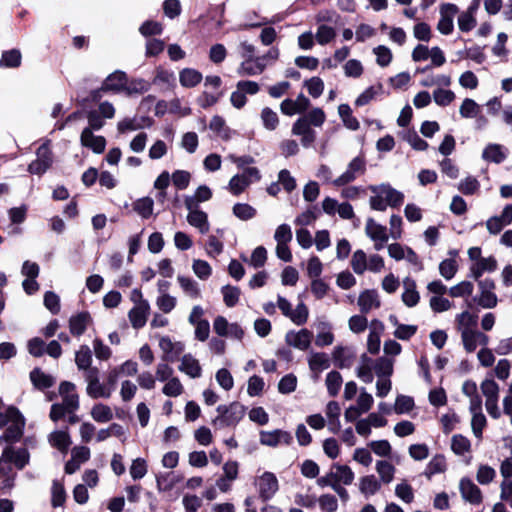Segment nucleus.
<instances>
[{
	"mask_svg": "<svg viewBox=\"0 0 512 512\" xmlns=\"http://www.w3.org/2000/svg\"><path fill=\"white\" fill-rule=\"evenodd\" d=\"M202 74L192 68H185L179 73L180 84L185 88H192L202 81Z\"/></svg>",
	"mask_w": 512,
	"mask_h": 512,
	"instance_id": "49530a36",
	"label": "nucleus"
},
{
	"mask_svg": "<svg viewBox=\"0 0 512 512\" xmlns=\"http://www.w3.org/2000/svg\"><path fill=\"white\" fill-rule=\"evenodd\" d=\"M462 393L469 398V407L482 405V399L477 391V385L472 380H467L462 385Z\"/></svg>",
	"mask_w": 512,
	"mask_h": 512,
	"instance_id": "603ef678",
	"label": "nucleus"
},
{
	"mask_svg": "<svg viewBox=\"0 0 512 512\" xmlns=\"http://www.w3.org/2000/svg\"><path fill=\"white\" fill-rule=\"evenodd\" d=\"M387 249L389 256L394 260H406L411 265L418 267L419 270L422 269V263L418 255L410 247L403 246L399 243H392L388 245Z\"/></svg>",
	"mask_w": 512,
	"mask_h": 512,
	"instance_id": "9d476101",
	"label": "nucleus"
},
{
	"mask_svg": "<svg viewBox=\"0 0 512 512\" xmlns=\"http://www.w3.org/2000/svg\"><path fill=\"white\" fill-rule=\"evenodd\" d=\"M159 348L163 353L162 359L166 362H173L184 351V344L173 342L167 336H161L159 338Z\"/></svg>",
	"mask_w": 512,
	"mask_h": 512,
	"instance_id": "6ab92c4d",
	"label": "nucleus"
},
{
	"mask_svg": "<svg viewBox=\"0 0 512 512\" xmlns=\"http://www.w3.org/2000/svg\"><path fill=\"white\" fill-rule=\"evenodd\" d=\"M259 496L263 500L271 499L278 491L279 484L278 479L272 472H264L260 475L256 481Z\"/></svg>",
	"mask_w": 512,
	"mask_h": 512,
	"instance_id": "1a4fd4ad",
	"label": "nucleus"
},
{
	"mask_svg": "<svg viewBox=\"0 0 512 512\" xmlns=\"http://www.w3.org/2000/svg\"><path fill=\"white\" fill-rule=\"evenodd\" d=\"M150 314V305L133 306L128 317L133 328L139 329L145 326Z\"/></svg>",
	"mask_w": 512,
	"mask_h": 512,
	"instance_id": "f704fd0d",
	"label": "nucleus"
},
{
	"mask_svg": "<svg viewBox=\"0 0 512 512\" xmlns=\"http://www.w3.org/2000/svg\"><path fill=\"white\" fill-rule=\"evenodd\" d=\"M277 306L282 314L296 325H303L308 320L309 310L303 302H300L293 310L291 303L286 298L278 296Z\"/></svg>",
	"mask_w": 512,
	"mask_h": 512,
	"instance_id": "39448f33",
	"label": "nucleus"
},
{
	"mask_svg": "<svg viewBox=\"0 0 512 512\" xmlns=\"http://www.w3.org/2000/svg\"><path fill=\"white\" fill-rule=\"evenodd\" d=\"M260 172L255 167L247 168L241 174L234 175L229 183L227 189L234 196H238L243 193L249 185L254 182L260 180Z\"/></svg>",
	"mask_w": 512,
	"mask_h": 512,
	"instance_id": "7ed1b4c3",
	"label": "nucleus"
},
{
	"mask_svg": "<svg viewBox=\"0 0 512 512\" xmlns=\"http://www.w3.org/2000/svg\"><path fill=\"white\" fill-rule=\"evenodd\" d=\"M177 281L186 296L192 299L201 297L200 288L195 280L190 277L178 276Z\"/></svg>",
	"mask_w": 512,
	"mask_h": 512,
	"instance_id": "de8ad7c7",
	"label": "nucleus"
},
{
	"mask_svg": "<svg viewBox=\"0 0 512 512\" xmlns=\"http://www.w3.org/2000/svg\"><path fill=\"white\" fill-rule=\"evenodd\" d=\"M358 488L365 498H369L381 489V482L375 475H366L359 479Z\"/></svg>",
	"mask_w": 512,
	"mask_h": 512,
	"instance_id": "72a5a7b5",
	"label": "nucleus"
},
{
	"mask_svg": "<svg viewBox=\"0 0 512 512\" xmlns=\"http://www.w3.org/2000/svg\"><path fill=\"white\" fill-rule=\"evenodd\" d=\"M90 415L98 423H107L113 419L112 409L103 403H97L91 408Z\"/></svg>",
	"mask_w": 512,
	"mask_h": 512,
	"instance_id": "09e8293b",
	"label": "nucleus"
},
{
	"mask_svg": "<svg viewBox=\"0 0 512 512\" xmlns=\"http://www.w3.org/2000/svg\"><path fill=\"white\" fill-rule=\"evenodd\" d=\"M376 472L380 477V482L389 484L394 479L395 467L388 461L380 460L377 461L375 466Z\"/></svg>",
	"mask_w": 512,
	"mask_h": 512,
	"instance_id": "3c124183",
	"label": "nucleus"
},
{
	"mask_svg": "<svg viewBox=\"0 0 512 512\" xmlns=\"http://www.w3.org/2000/svg\"><path fill=\"white\" fill-rule=\"evenodd\" d=\"M447 469L446 459L443 455H435L429 461L425 469V476L430 479L435 474H440L445 472Z\"/></svg>",
	"mask_w": 512,
	"mask_h": 512,
	"instance_id": "8fccbe9b",
	"label": "nucleus"
},
{
	"mask_svg": "<svg viewBox=\"0 0 512 512\" xmlns=\"http://www.w3.org/2000/svg\"><path fill=\"white\" fill-rule=\"evenodd\" d=\"M21 59L22 56L19 50L12 49L5 51L0 59V66L9 68L18 67L21 64Z\"/></svg>",
	"mask_w": 512,
	"mask_h": 512,
	"instance_id": "0e129e2a",
	"label": "nucleus"
},
{
	"mask_svg": "<svg viewBox=\"0 0 512 512\" xmlns=\"http://www.w3.org/2000/svg\"><path fill=\"white\" fill-rule=\"evenodd\" d=\"M260 117L267 130L273 131L279 125V117L277 113L269 107H265L261 110Z\"/></svg>",
	"mask_w": 512,
	"mask_h": 512,
	"instance_id": "e2e57ef3",
	"label": "nucleus"
},
{
	"mask_svg": "<svg viewBox=\"0 0 512 512\" xmlns=\"http://www.w3.org/2000/svg\"><path fill=\"white\" fill-rule=\"evenodd\" d=\"M338 115L347 129L357 131L360 128V123L353 116L352 109L348 104H340L338 106Z\"/></svg>",
	"mask_w": 512,
	"mask_h": 512,
	"instance_id": "a18cd8bd",
	"label": "nucleus"
},
{
	"mask_svg": "<svg viewBox=\"0 0 512 512\" xmlns=\"http://www.w3.org/2000/svg\"><path fill=\"white\" fill-rule=\"evenodd\" d=\"M10 450H3L0 457V480L1 489L10 490L15 485L16 472L13 470V464L9 461Z\"/></svg>",
	"mask_w": 512,
	"mask_h": 512,
	"instance_id": "f8f14e48",
	"label": "nucleus"
},
{
	"mask_svg": "<svg viewBox=\"0 0 512 512\" xmlns=\"http://www.w3.org/2000/svg\"><path fill=\"white\" fill-rule=\"evenodd\" d=\"M180 481L181 477L173 472L160 473L156 476V485L160 492L171 491Z\"/></svg>",
	"mask_w": 512,
	"mask_h": 512,
	"instance_id": "a19ab883",
	"label": "nucleus"
},
{
	"mask_svg": "<svg viewBox=\"0 0 512 512\" xmlns=\"http://www.w3.org/2000/svg\"><path fill=\"white\" fill-rule=\"evenodd\" d=\"M212 197L211 189L206 185L199 186L195 193L191 196H186L184 199V204L186 208H195L199 207L201 202H205L210 200Z\"/></svg>",
	"mask_w": 512,
	"mask_h": 512,
	"instance_id": "c9c22d12",
	"label": "nucleus"
},
{
	"mask_svg": "<svg viewBox=\"0 0 512 512\" xmlns=\"http://www.w3.org/2000/svg\"><path fill=\"white\" fill-rule=\"evenodd\" d=\"M292 134L301 137V144L309 147L316 139V133L305 118H299L292 126Z\"/></svg>",
	"mask_w": 512,
	"mask_h": 512,
	"instance_id": "a211bd4d",
	"label": "nucleus"
},
{
	"mask_svg": "<svg viewBox=\"0 0 512 512\" xmlns=\"http://www.w3.org/2000/svg\"><path fill=\"white\" fill-rule=\"evenodd\" d=\"M368 257L363 250H356L351 258V267L353 271L362 275L367 270Z\"/></svg>",
	"mask_w": 512,
	"mask_h": 512,
	"instance_id": "bf43d9fd",
	"label": "nucleus"
},
{
	"mask_svg": "<svg viewBox=\"0 0 512 512\" xmlns=\"http://www.w3.org/2000/svg\"><path fill=\"white\" fill-rule=\"evenodd\" d=\"M506 156V149L502 145L495 143L488 144L482 152V158L485 161L494 162L496 164L503 162Z\"/></svg>",
	"mask_w": 512,
	"mask_h": 512,
	"instance_id": "e433bc0d",
	"label": "nucleus"
},
{
	"mask_svg": "<svg viewBox=\"0 0 512 512\" xmlns=\"http://www.w3.org/2000/svg\"><path fill=\"white\" fill-rule=\"evenodd\" d=\"M188 210L187 214V222L194 228L198 229L201 234L208 233L210 229V224L208 221V215L199 209V207L195 208H186Z\"/></svg>",
	"mask_w": 512,
	"mask_h": 512,
	"instance_id": "b1692460",
	"label": "nucleus"
},
{
	"mask_svg": "<svg viewBox=\"0 0 512 512\" xmlns=\"http://www.w3.org/2000/svg\"><path fill=\"white\" fill-rule=\"evenodd\" d=\"M384 331V324L374 319L370 323V331L367 338V349L371 354H378L380 351V338Z\"/></svg>",
	"mask_w": 512,
	"mask_h": 512,
	"instance_id": "393cba45",
	"label": "nucleus"
},
{
	"mask_svg": "<svg viewBox=\"0 0 512 512\" xmlns=\"http://www.w3.org/2000/svg\"><path fill=\"white\" fill-rule=\"evenodd\" d=\"M266 65L265 57L248 58L239 65L237 73L240 76H256L265 70Z\"/></svg>",
	"mask_w": 512,
	"mask_h": 512,
	"instance_id": "4be33fe9",
	"label": "nucleus"
},
{
	"mask_svg": "<svg viewBox=\"0 0 512 512\" xmlns=\"http://www.w3.org/2000/svg\"><path fill=\"white\" fill-rule=\"evenodd\" d=\"M461 342L467 353H473L477 348L488 346L490 337L483 331L474 329L461 336Z\"/></svg>",
	"mask_w": 512,
	"mask_h": 512,
	"instance_id": "ddd939ff",
	"label": "nucleus"
},
{
	"mask_svg": "<svg viewBox=\"0 0 512 512\" xmlns=\"http://www.w3.org/2000/svg\"><path fill=\"white\" fill-rule=\"evenodd\" d=\"M331 477L334 483L338 485H350L354 481L355 475L352 469L347 465L334 464L331 469Z\"/></svg>",
	"mask_w": 512,
	"mask_h": 512,
	"instance_id": "c85d7f7f",
	"label": "nucleus"
},
{
	"mask_svg": "<svg viewBox=\"0 0 512 512\" xmlns=\"http://www.w3.org/2000/svg\"><path fill=\"white\" fill-rule=\"evenodd\" d=\"M24 419L19 412L17 414V418L10 421V423L7 425V429L3 435V439L6 442H17L20 440L23 434V428H24Z\"/></svg>",
	"mask_w": 512,
	"mask_h": 512,
	"instance_id": "2f4dec72",
	"label": "nucleus"
},
{
	"mask_svg": "<svg viewBox=\"0 0 512 512\" xmlns=\"http://www.w3.org/2000/svg\"><path fill=\"white\" fill-rule=\"evenodd\" d=\"M357 304L362 313L367 314L381 305L379 294L374 289H367L359 294Z\"/></svg>",
	"mask_w": 512,
	"mask_h": 512,
	"instance_id": "5701e85b",
	"label": "nucleus"
},
{
	"mask_svg": "<svg viewBox=\"0 0 512 512\" xmlns=\"http://www.w3.org/2000/svg\"><path fill=\"white\" fill-rule=\"evenodd\" d=\"M4 450H10L9 461L19 470H22L30 459L29 452L25 448L15 449L12 446H7Z\"/></svg>",
	"mask_w": 512,
	"mask_h": 512,
	"instance_id": "37998d69",
	"label": "nucleus"
},
{
	"mask_svg": "<svg viewBox=\"0 0 512 512\" xmlns=\"http://www.w3.org/2000/svg\"><path fill=\"white\" fill-rule=\"evenodd\" d=\"M233 214L240 220L247 221L255 217L257 211L247 203H237L233 206Z\"/></svg>",
	"mask_w": 512,
	"mask_h": 512,
	"instance_id": "774afa93",
	"label": "nucleus"
},
{
	"mask_svg": "<svg viewBox=\"0 0 512 512\" xmlns=\"http://www.w3.org/2000/svg\"><path fill=\"white\" fill-rule=\"evenodd\" d=\"M30 380L33 385L40 390H44L53 386L54 378L43 372L40 368H34L30 372Z\"/></svg>",
	"mask_w": 512,
	"mask_h": 512,
	"instance_id": "c03bdc74",
	"label": "nucleus"
},
{
	"mask_svg": "<svg viewBox=\"0 0 512 512\" xmlns=\"http://www.w3.org/2000/svg\"><path fill=\"white\" fill-rule=\"evenodd\" d=\"M75 363L79 370H83L85 373H88L89 370L94 367L92 364V353L90 348L87 345L80 346L79 350L75 353Z\"/></svg>",
	"mask_w": 512,
	"mask_h": 512,
	"instance_id": "79ce46f5",
	"label": "nucleus"
},
{
	"mask_svg": "<svg viewBox=\"0 0 512 512\" xmlns=\"http://www.w3.org/2000/svg\"><path fill=\"white\" fill-rule=\"evenodd\" d=\"M218 416L214 423H220L222 426H234L244 416L245 409L238 402H233L229 405H220L217 407Z\"/></svg>",
	"mask_w": 512,
	"mask_h": 512,
	"instance_id": "423d86ee",
	"label": "nucleus"
},
{
	"mask_svg": "<svg viewBox=\"0 0 512 512\" xmlns=\"http://www.w3.org/2000/svg\"><path fill=\"white\" fill-rule=\"evenodd\" d=\"M59 394L63 404L68 411L75 412L79 408V395L76 392V386L69 381H63L59 385Z\"/></svg>",
	"mask_w": 512,
	"mask_h": 512,
	"instance_id": "4468645a",
	"label": "nucleus"
},
{
	"mask_svg": "<svg viewBox=\"0 0 512 512\" xmlns=\"http://www.w3.org/2000/svg\"><path fill=\"white\" fill-rule=\"evenodd\" d=\"M365 234L374 242V249L381 250L389 239L387 227L378 223L373 218H368L365 223Z\"/></svg>",
	"mask_w": 512,
	"mask_h": 512,
	"instance_id": "6e6552de",
	"label": "nucleus"
},
{
	"mask_svg": "<svg viewBox=\"0 0 512 512\" xmlns=\"http://www.w3.org/2000/svg\"><path fill=\"white\" fill-rule=\"evenodd\" d=\"M150 125L151 121L148 118H125L118 122L117 129L120 133H126L149 127Z\"/></svg>",
	"mask_w": 512,
	"mask_h": 512,
	"instance_id": "58836bf2",
	"label": "nucleus"
},
{
	"mask_svg": "<svg viewBox=\"0 0 512 512\" xmlns=\"http://www.w3.org/2000/svg\"><path fill=\"white\" fill-rule=\"evenodd\" d=\"M154 202L150 197H143L133 203L134 211L142 218L147 219L153 214Z\"/></svg>",
	"mask_w": 512,
	"mask_h": 512,
	"instance_id": "5fc2aeb1",
	"label": "nucleus"
},
{
	"mask_svg": "<svg viewBox=\"0 0 512 512\" xmlns=\"http://www.w3.org/2000/svg\"><path fill=\"white\" fill-rule=\"evenodd\" d=\"M175 82V76L172 71H168L161 67H158L155 71V76L153 78L154 85H162L167 88L172 87Z\"/></svg>",
	"mask_w": 512,
	"mask_h": 512,
	"instance_id": "052dcab7",
	"label": "nucleus"
},
{
	"mask_svg": "<svg viewBox=\"0 0 512 512\" xmlns=\"http://www.w3.org/2000/svg\"><path fill=\"white\" fill-rule=\"evenodd\" d=\"M178 370L193 379L199 378L202 375L200 362L192 354L182 356Z\"/></svg>",
	"mask_w": 512,
	"mask_h": 512,
	"instance_id": "a878e982",
	"label": "nucleus"
},
{
	"mask_svg": "<svg viewBox=\"0 0 512 512\" xmlns=\"http://www.w3.org/2000/svg\"><path fill=\"white\" fill-rule=\"evenodd\" d=\"M91 323V316L88 312H80L69 319V330L74 336L82 335Z\"/></svg>",
	"mask_w": 512,
	"mask_h": 512,
	"instance_id": "7c9ffc66",
	"label": "nucleus"
},
{
	"mask_svg": "<svg viewBox=\"0 0 512 512\" xmlns=\"http://www.w3.org/2000/svg\"><path fill=\"white\" fill-rule=\"evenodd\" d=\"M480 112L481 106L471 98H465L459 107V113L463 118H475Z\"/></svg>",
	"mask_w": 512,
	"mask_h": 512,
	"instance_id": "864d4df0",
	"label": "nucleus"
},
{
	"mask_svg": "<svg viewBox=\"0 0 512 512\" xmlns=\"http://www.w3.org/2000/svg\"><path fill=\"white\" fill-rule=\"evenodd\" d=\"M457 12L458 8L454 4H443L441 6V18L437 25V29L441 34L448 35L453 31V18Z\"/></svg>",
	"mask_w": 512,
	"mask_h": 512,
	"instance_id": "aec40b11",
	"label": "nucleus"
},
{
	"mask_svg": "<svg viewBox=\"0 0 512 512\" xmlns=\"http://www.w3.org/2000/svg\"><path fill=\"white\" fill-rule=\"evenodd\" d=\"M90 449L86 446H75L71 450V458L65 464L64 470L66 474H74L78 471L82 464L90 459Z\"/></svg>",
	"mask_w": 512,
	"mask_h": 512,
	"instance_id": "2eb2a0df",
	"label": "nucleus"
},
{
	"mask_svg": "<svg viewBox=\"0 0 512 512\" xmlns=\"http://www.w3.org/2000/svg\"><path fill=\"white\" fill-rule=\"evenodd\" d=\"M469 411L472 414L471 419V428L474 436L476 438H482V431L486 426V417L482 413V405H478V407H469Z\"/></svg>",
	"mask_w": 512,
	"mask_h": 512,
	"instance_id": "4c0bfd02",
	"label": "nucleus"
},
{
	"mask_svg": "<svg viewBox=\"0 0 512 512\" xmlns=\"http://www.w3.org/2000/svg\"><path fill=\"white\" fill-rule=\"evenodd\" d=\"M459 491L465 502L472 505H480L483 502L481 489L468 477L460 479Z\"/></svg>",
	"mask_w": 512,
	"mask_h": 512,
	"instance_id": "9b49d317",
	"label": "nucleus"
},
{
	"mask_svg": "<svg viewBox=\"0 0 512 512\" xmlns=\"http://www.w3.org/2000/svg\"><path fill=\"white\" fill-rule=\"evenodd\" d=\"M81 144L90 148L94 153L100 154L105 150L106 140L103 136H95L90 128H85L81 133Z\"/></svg>",
	"mask_w": 512,
	"mask_h": 512,
	"instance_id": "bb28decb",
	"label": "nucleus"
},
{
	"mask_svg": "<svg viewBox=\"0 0 512 512\" xmlns=\"http://www.w3.org/2000/svg\"><path fill=\"white\" fill-rule=\"evenodd\" d=\"M454 322L456 331L460 334L461 337L462 335L477 329L478 316L466 310L456 314Z\"/></svg>",
	"mask_w": 512,
	"mask_h": 512,
	"instance_id": "412c9836",
	"label": "nucleus"
},
{
	"mask_svg": "<svg viewBox=\"0 0 512 512\" xmlns=\"http://www.w3.org/2000/svg\"><path fill=\"white\" fill-rule=\"evenodd\" d=\"M309 367L313 372L320 373L330 366V361L325 353H313L310 355Z\"/></svg>",
	"mask_w": 512,
	"mask_h": 512,
	"instance_id": "6e6d98bb",
	"label": "nucleus"
},
{
	"mask_svg": "<svg viewBox=\"0 0 512 512\" xmlns=\"http://www.w3.org/2000/svg\"><path fill=\"white\" fill-rule=\"evenodd\" d=\"M451 449L457 455H464L471 449L470 440L461 434H456L451 439Z\"/></svg>",
	"mask_w": 512,
	"mask_h": 512,
	"instance_id": "680f3d73",
	"label": "nucleus"
},
{
	"mask_svg": "<svg viewBox=\"0 0 512 512\" xmlns=\"http://www.w3.org/2000/svg\"><path fill=\"white\" fill-rule=\"evenodd\" d=\"M393 364L392 359L380 357L375 361L373 370L378 378L390 377L393 373Z\"/></svg>",
	"mask_w": 512,
	"mask_h": 512,
	"instance_id": "4d7b16f0",
	"label": "nucleus"
},
{
	"mask_svg": "<svg viewBox=\"0 0 512 512\" xmlns=\"http://www.w3.org/2000/svg\"><path fill=\"white\" fill-rule=\"evenodd\" d=\"M126 84L127 76L125 72L118 70L107 76L101 89L104 91H120L125 89Z\"/></svg>",
	"mask_w": 512,
	"mask_h": 512,
	"instance_id": "473e14b6",
	"label": "nucleus"
},
{
	"mask_svg": "<svg viewBox=\"0 0 512 512\" xmlns=\"http://www.w3.org/2000/svg\"><path fill=\"white\" fill-rule=\"evenodd\" d=\"M496 477V470L486 464H482L478 467L476 472V480L481 485L490 484Z\"/></svg>",
	"mask_w": 512,
	"mask_h": 512,
	"instance_id": "69168bd1",
	"label": "nucleus"
},
{
	"mask_svg": "<svg viewBox=\"0 0 512 512\" xmlns=\"http://www.w3.org/2000/svg\"><path fill=\"white\" fill-rule=\"evenodd\" d=\"M164 386L162 387V393L167 397L176 398L184 392V386L181 383L180 379L176 376L164 382Z\"/></svg>",
	"mask_w": 512,
	"mask_h": 512,
	"instance_id": "13d9d810",
	"label": "nucleus"
},
{
	"mask_svg": "<svg viewBox=\"0 0 512 512\" xmlns=\"http://www.w3.org/2000/svg\"><path fill=\"white\" fill-rule=\"evenodd\" d=\"M497 268V261L494 257L490 256L487 258L479 259L470 268L471 275L478 279L484 272H492Z\"/></svg>",
	"mask_w": 512,
	"mask_h": 512,
	"instance_id": "ea45409f",
	"label": "nucleus"
},
{
	"mask_svg": "<svg viewBox=\"0 0 512 512\" xmlns=\"http://www.w3.org/2000/svg\"><path fill=\"white\" fill-rule=\"evenodd\" d=\"M53 163V154L50 149V142L43 143L36 152V159L28 166V171L31 174L42 175L45 173Z\"/></svg>",
	"mask_w": 512,
	"mask_h": 512,
	"instance_id": "0eeeda50",
	"label": "nucleus"
},
{
	"mask_svg": "<svg viewBox=\"0 0 512 512\" xmlns=\"http://www.w3.org/2000/svg\"><path fill=\"white\" fill-rule=\"evenodd\" d=\"M292 435L284 430L276 429L273 431H261L260 443L269 447H276L280 444L290 445Z\"/></svg>",
	"mask_w": 512,
	"mask_h": 512,
	"instance_id": "dca6fc26",
	"label": "nucleus"
},
{
	"mask_svg": "<svg viewBox=\"0 0 512 512\" xmlns=\"http://www.w3.org/2000/svg\"><path fill=\"white\" fill-rule=\"evenodd\" d=\"M342 376L337 371H331L326 376V387L330 396H336L342 385Z\"/></svg>",
	"mask_w": 512,
	"mask_h": 512,
	"instance_id": "338daca9",
	"label": "nucleus"
},
{
	"mask_svg": "<svg viewBox=\"0 0 512 512\" xmlns=\"http://www.w3.org/2000/svg\"><path fill=\"white\" fill-rule=\"evenodd\" d=\"M312 338L313 334L308 329L289 331L285 335V341L289 346L302 351H305L310 347Z\"/></svg>",
	"mask_w": 512,
	"mask_h": 512,
	"instance_id": "f3484780",
	"label": "nucleus"
},
{
	"mask_svg": "<svg viewBox=\"0 0 512 512\" xmlns=\"http://www.w3.org/2000/svg\"><path fill=\"white\" fill-rule=\"evenodd\" d=\"M49 444L62 453H66L72 444L70 434L67 430H56L48 436Z\"/></svg>",
	"mask_w": 512,
	"mask_h": 512,
	"instance_id": "c756f323",
	"label": "nucleus"
},
{
	"mask_svg": "<svg viewBox=\"0 0 512 512\" xmlns=\"http://www.w3.org/2000/svg\"><path fill=\"white\" fill-rule=\"evenodd\" d=\"M84 377L87 383L86 393L89 397L93 399H108L111 397L112 387H108L106 384L100 382L98 368L89 370L88 373L84 374Z\"/></svg>",
	"mask_w": 512,
	"mask_h": 512,
	"instance_id": "20e7f679",
	"label": "nucleus"
},
{
	"mask_svg": "<svg viewBox=\"0 0 512 512\" xmlns=\"http://www.w3.org/2000/svg\"><path fill=\"white\" fill-rule=\"evenodd\" d=\"M365 171L366 161L364 157L356 156L348 163L346 170L337 178H332V170L325 164L319 166L316 176L325 183H331L335 187H343L363 175Z\"/></svg>",
	"mask_w": 512,
	"mask_h": 512,
	"instance_id": "f257e3e1",
	"label": "nucleus"
},
{
	"mask_svg": "<svg viewBox=\"0 0 512 512\" xmlns=\"http://www.w3.org/2000/svg\"><path fill=\"white\" fill-rule=\"evenodd\" d=\"M368 189L372 193L369 199V205L372 210L385 211L388 206L398 207L404 201V194L388 183L370 185Z\"/></svg>",
	"mask_w": 512,
	"mask_h": 512,
	"instance_id": "f03ea898",
	"label": "nucleus"
},
{
	"mask_svg": "<svg viewBox=\"0 0 512 512\" xmlns=\"http://www.w3.org/2000/svg\"><path fill=\"white\" fill-rule=\"evenodd\" d=\"M402 301L407 307H414L420 301V294L417 291L416 282L409 277L403 280Z\"/></svg>",
	"mask_w": 512,
	"mask_h": 512,
	"instance_id": "cd10ccee",
	"label": "nucleus"
}]
</instances>
